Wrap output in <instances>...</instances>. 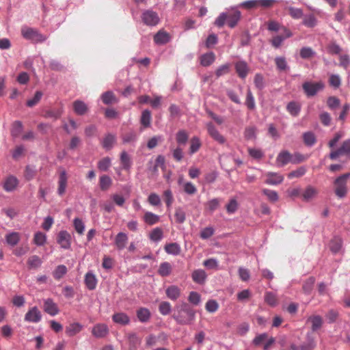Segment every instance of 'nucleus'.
I'll use <instances>...</instances> for the list:
<instances>
[{
    "label": "nucleus",
    "instance_id": "obj_16",
    "mask_svg": "<svg viewBox=\"0 0 350 350\" xmlns=\"http://www.w3.org/2000/svg\"><path fill=\"white\" fill-rule=\"evenodd\" d=\"M235 70L238 76L241 79H245L249 72V68L245 62L239 61L235 64Z\"/></svg>",
    "mask_w": 350,
    "mask_h": 350
},
{
    "label": "nucleus",
    "instance_id": "obj_24",
    "mask_svg": "<svg viewBox=\"0 0 350 350\" xmlns=\"http://www.w3.org/2000/svg\"><path fill=\"white\" fill-rule=\"evenodd\" d=\"M170 40L169 33L163 31H158L154 36V41L157 44H164Z\"/></svg>",
    "mask_w": 350,
    "mask_h": 350
},
{
    "label": "nucleus",
    "instance_id": "obj_35",
    "mask_svg": "<svg viewBox=\"0 0 350 350\" xmlns=\"http://www.w3.org/2000/svg\"><path fill=\"white\" fill-rule=\"evenodd\" d=\"M288 112L293 116H297L301 110V105L297 102L291 101L286 106Z\"/></svg>",
    "mask_w": 350,
    "mask_h": 350
},
{
    "label": "nucleus",
    "instance_id": "obj_36",
    "mask_svg": "<svg viewBox=\"0 0 350 350\" xmlns=\"http://www.w3.org/2000/svg\"><path fill=\"white\" fill-rule=\"evenodd\" d=\"M164 249L167 254L172 255H178L181 251L180 245L176 243L166 244Z\"/></svg>",
    "mask_w": 350,
    "mask_h": 350
},
{
    "label": "nucleus",
    "instance_id": "obj_9",
    "mask_svg": "<svg viewBox=\"0 0 350 350\" xmlns=\"http://www.w3.org/2000/svg\"><path fill=\"white\" fill-rule=\"evenodd\" d=\"M142 21L147 25L154 26L158 24L159 18L155 12L146 10L142 14Z\"/></svg>",
    "mask_w": 350,
    "mask_h": 350
},
{
    "label": "nucleus",
    "instance_id": "obj_39",
    "mask_svg": "<svg viewBox=\"0 0 350 350\" xmlns=\"http://www.w3.org/2000/svg\"><path fill=\"white\" fill-rule=\"evenodd\" d=\"M188 139L189 134L185 130H179L176 135V140L179 145H185Z\"/></svg>",
    "mask_w": 350,
    "mask_h": 350
},
{
    "label": "nucleus",
    "instance_id": "obj_54",
    "mask_svg": "<svg viewBox=\"0 0 350 350\" xmlns=\"http://www.w3.org/2000/svg\"><path fill=\"white\" fill-rule=\"evenodd\" d=\"M137 136L135 132L129 131L124 134L122 137L124 144L134 142L137 140Z\"/></svg>",
    "mask_w": 350,
    "mask_h": 350
},
{
    "label": "nucleus",
    "instance_id": "obj_5",
    "mask_svg": "<svg viewBox=\"0 0 350 350\" xmlns=\"http://www.w3.org/2000/svg\"><path fill=\"white\" fill-rule=\"evenodd\" d=\"M302 88L306 95L308 97H312L315 96L319 91L323 90L325 88V85L322 81H307L303 83Z\"/></svg>",
    "mask_w": 350,
    "mask_h": 350
},
{
    "label": "nucleus",
    "instance_id": "obj_21",
    "mask_svg": "<svg viewBox=\"0 0 350 350\" xmlns=\"http://www.w3.org/2000/svg\"><path fill=\"white\" fill-rule=\"evenodd\" d=\"M207 275L206 272L202 269H196L193 271L191 274L192 280L194 282L202 284L206 280Z\"/></svg>",
    "mask_w": 350,
    "mask_h": 350
},
{
    "label": "nucleus",
    "instance_id": "obj_63",
    "mask_svg": "<svg viewBox=\"0 0 350 350\" xmlns=\"http://www.w3.org/2000/svg\"><path fill=\"white\" fill-rule=\"evenodd\" d=\"M46 239V235L41 232H36L34 235L33 242L36 245L41 246L45 243Z\"/></svg>",
    "mask_w": 350,
    "mask_h": 350
},
{
    "label": "nucleus",
    "instance_id": "obj_32",
    "mask_svg": "<svg viewBox=\"0 0 350 350\" xmlns=\"http://www.w3.org/2000/svg\"><path fill=\"white\" fill-rule=\"evenodd\" d=\"M215 59V54L213 52L203 54L200 57V64L203 66H208L212 64Z\"/></svg>",
    "mask_w": 350,
    "mask_h": 350
},
{
    "label": "nucleus",
    "instance_id": "obj_52",
    "mask_svg": "<svg viewBox=\"0 0 350 350\" xmlns=\"http://www.w3.org/2000/svg\"><path fill=\"white\" fill-rule=\"evenodd\" d=\"M63 113L62 109H51L46 111L44 114V118H53L57 120L59 118Z\"/></svg>",
    "mask_w": 350,
    "mask_h": 350
},
{
    "label": "nucleus",
    "instance_id": "obj_46",
    "mask_svg": "<svg viewBox=\"0 0 350 350\" xmlns=\"http://www.w3.org/2000/svg\"><path fill=\"white\" fill-rule=\"evenodd\" d=\"M307 342L300 346L301 350H313L316 347V341L313 337L308 334Z\"/></svg>",
    "mask_w": 350,
    "mask_h": 350
},
{
    "label": "nucleus",
    "instance_id": "obj_10",
    "mask_svg": "<svg viewBox=\"0 0 350 350\" xmlns=\"http://www.w3.org/2000/svg\"><path fill=\"white\" fill-rule=\"evenodd\" d=\"M109 332V327L106 324L97 323L92 327V334L97 338H102L106 337Z\"/></svg>",
    "mask_w": 350,
    "mask_h": 350
},
{
    "label": "nucleus",
    "instance_id": "obj_49",
    "mask_svg": "<svg viewBox=\"0 0 350 350\" xmlns=\"http://www.w3.org/2000/svg\"><path fill=\"white\" fill-rule=\"evenodd\" d=\"M67 271L65 265H58L53 271V275L55 280H59L67 273Z\"/></svg>",
    "mask_w": 350,
    "mask_h": 350
},
{
    "label": "nucleus",
    "instance_id": "obj_50",
    "mask_svg": "<svg viewBox=\"0 0 350 350\" xmlns=\"http://www.w3.org/2000/svg\"><path fill=\"white\" fill-rule=\"evenodd\" d=\"M5 239L8 244L12 246H14L18 243L20 240V236L18 232H12L8 234L5 236Z\"/></svg>",
    "mask_w": 350,
    "mask_h": 350
},
{
    "label": "nucleus",
    "instance_id": "obj_61",
    "mask_svg": "<svg viewBox=\"0 0 350 350\" xmlns=\"http://www.w3.org/2000/svg\"><path fill=\"white\" fill-rule=\"evenodd\" d=\"M120 161L123 167L128 170L131 167V159L126 152L123 151L120 155Z\"/></svg>",
    "mask_w": 350,
    "mask_h": 350
},
{
    "label": "nucleus",
    "instance_id": "obj_45",
    "mask_svg": "<svg viewBox=\"0 0 350 350\" xmlns=\"http://www.w3.org/2000/svg\"><path fill=\"white\" fill-rule=\"evenodd\" d=\"M172 271V266L167 262H162L159 268L158 273L160 275L165 277L170 274Z\"/></svg>",
    "mask_w": 350,
    "mask_h": 350
},
{
    "label": "nucleus",
    "instance_id": "obj_1",
    "mask_svg": "<svg viewBox=\"0 0 350 350\" xmlns=\"http://www.w3.org/2000/svg\"><path fill=\"white\" fill-rule=\"evenodd\" d=\"M196 310L187 303L183 302L176 306V311L173 314L174 319L180 325H191L195 320Z\"/></svg>",
    "mask_w": 350,
    "mask_h": 350
},
{
    "label": "nucleus",
    "instance_id": "obj_17",
    "mask_svg": "<svg viewBox=\"0 0 350 350\" xmlns=\"http://www.w3.org/2000/svg\"><path fill=\"white\" fill-rule=\"evenodd\" d=\"M112 320L114 323L121 325H126L130 323V317L124 312H117L113 314Z\"/></svg>",
    "mask_w": 350,
    "mask_h": 350
},
{
    "label": "nucleus",
    "instance_id": "obj_30",
    "mask_svg": "<svg viewBox=\"0 0 350 350\" xmlns=\"http://www.w3.org/2000/svg\"><path fill=\"white\" fill-rule=\"evenodd\" d=\"M42 261L41 258L37 255L30 256L27 261L28 268L29 269H36L41 266Z\"/></svg>",
    "mask_w": 350,
    "mask_h": 350
},
{
    "label": "nucleus",
    "instance_id": "obj_8",
    "mask_svg": "<svg viewBox=\"0 0 350 350\" xmlns=\"http://www.w3.org/2000/svg\"><path fill=\"white\" fill-rule=\"evenodd\" d=\"M41 319V312L36 306L31 308L25 315V321L30 323H38Z\"/></svg>",
    "mask_w": 350,
    "mask_h": 350
},
{
    "label": "nucleus",
    "instance_id": "obj_4",
    "mask_svg": "<svg viewBox=\"0 0 350 350\" xmlns=\"http://www.w3.org/2000/svg\"><path fill=\"white\" fill-rule=\"evenodd\" d=\"M21 34L25 39L35 42H42L46 39V36L40 33L36 29L28 27L22 28Z\"/></svg>",
    "mask_w": 350,
    "mask_h": 350
},
{
    "label": "nucleus",
    "instance_id": "obj_22",
    "mask_svg": "<svg viewBox=\"0 0 350 350\" xmlns=\"http://www.w3.org/2000/svg\"><path fill=\"white\" fill-rule=\"evenodd\" d=\"M128 242V236L124 232H119L115 238V245L118 250H123Z\"/></svg>",
    "mask_w": 350,
    "mask_h": 350
},
{
    "label": "nucleus",
    "instance_id": "obj_34",
    "mask_svg": "<svg viewBox=\"0 0 350 350\" xmlns=\"http://www.w3.org/2000/svg\"><path fill=\"white\" fill-rule=\"evenodd\" d=\"M112 185L111 178L107 175H103L99 178V186L102 191H107Z\"/></svg>",
    "mask_w": 350,
    "mask_h": 350
},
{
    "label": "nucleus",
    "instance_id": "obj_59",
    "mask_svg": "<svg viewBox=\"0 0 350 350\" xmlns=\"http://www.w3.org/2000/svg\"><path fill=\"white\" fill-rule=\"evenodd\" d=\"M188 301L193 305L198 306L200 303L201 296L196 291H191L189 295Z\"/></svg>",
    "mask_w": 350,
    "mask_h": 350
},
{
    "label": "nucleus",
    "instance_id": "obj_62",
    "mask_svg": "<svg viewBox=\"0 0 350 350\" xmlns=\"http://www.w3.org/2000/svg\"><path fill=\"white\" fill-rule=\"evenodd\" d=\"M164 201L165 202L166 206L170 208L172 203L174 202V197L172 195V192L170 189H167L163 192Z\"/></svg>",
    "mask_w": 350,
    "mask_h": 350
},
{
    "label": "nucleus",
    "instance_id": "obj_31",
    "mask_svg": "<svg viewBox=\"0 0 350 350\" xmlns=\"http://www.w3.org/2000/svg\"><path fill=\"white\" fill-rule=\"evenodd\" d=\"M151 113L149 110H144L142 113L140 123L144 128H148L151 124Z\"/></svg>",
    "mask_w": 350,
    "mask_h": 350
},
{
    "label": "nucleus",
    "instance_id": "obj_23",
    "mask_svg": "<svg viewBox=\"0 0 350 350\" xmlns=\"http://www.w3.org/2000/svg\"><path fill=\"white\" fill-rule=\"evenodd\" d=\"M18 184V181L17 178L13 176H8L3 184V189L8 191L10 192L14 191Z\"/></svg>",
    "mask_w": 350,
    "mask_h": 350
},
{
    "label": "nucleus",
    "instance_id": "obj_48",
    "mask_svg": "<svg viewBox=\"0 0 350 350\" xmlns=\"http://www.w3.org/2000/svg\"><path fill=\"white\" fill-rule=\"evenodd\" d=\"M174 217L176 221L178 224H183L186 219V214L183 208L180 206L175 209Z\"/></svg>",
    "mask_w": 350,
    "mask_h": 350
},
{
    "label": "nucleus",
    "instance_id": "obj_64",
    "mask_svg": "<svg viewBox=\"0 0 350 350\" xmlns=\"http://www.w3.org/2000/svg\"><path fill=\"white\" fill-rule=\"evenodd\" d=\"M340 148L342 154L350 158V139L344 141Z\"/></svg>",
    "mask_w": 350,
    "mask_h": 350
},
{
    "label": "nucleus",
    "instance_id": "obj_55",
    "mask_svg": "<svg viewBox=\"0 0 350 350\" xmlns=\"http://www.w3.org/2000/svg\"><path fill=\"white\" fill-rule=\"evenodd\" d=\"M172 306L168 301H162L159 306V311L163 315H167L170 313Z\"/></svg>",
    "mask_w": 350,
    "mask_h": 350
},
{
    "label": "nucleus",
    "instance_id": "obj_51",
    "mask_svg": "<svg viewBox=\"0 0 350 350\" xmlns=\"http://www.w3.org/2000/svg\"><path fill=\"white\" fill-rule=\"evenodd\" d=\"M262 192L264 195L267 196L268 200L271 202H275L278 200V195L275 191L263 189Z\"/></svg>",
    "mask_w": 350,
    "mask_h": 350
},
{
    "label": "nucleus",
    "instance_id": "obj_44",
    "mask_svg": "<svg viewBox=\"0 0 350 350\" xmlns=\"http://www.w3.org/2000/svg\"><path fill=\"white\" fill-rule=\"evenodd\" d=\"M116 141V136L112 134L107 135L102 142L103 146L107 150H110Z\"/></svg>",
    "mask_w": 350,
    "mask_h": 350
},
{
    "label": "nucleus",
    "instance_id": "obj_2",
    "mask_svg": "<svg viewBox=\"0 0 350 350\" xmlns=\"http://www.w3.org/2000/svg\"><path fill=\"white\" fill-rule=\"evenodd\" d=\"M241 17V13L237 10H232L227 12H222L215 21V25L218 27L224 25L226 21L230 28H234L238 24Z\"/></svg>",
    "mask_w": 350,
    "mask_h": 350
},
{
    "label": "nucleus",
    "instance_id": "obj_26",
    "mask_svg": "<svg viewBox=\"0 0 350 350\" xmlns=\"http://www.w3.org/2000/svg\"><path fill=\"white\" fill-rule=\"evenodd\" d=\"M143 220L146 224L152 226L159 221L160 217L152 212L147 211L144 213Z\"/></svg>",
    "mask_w": 350,
    "mask_h": 350
},
{
    "label": "nucleus",
    "instance_id": "obj_37",
    "mask_svg": "<svg viewBox=\"0 0 350 350\" xmlns=\"http://www.w3.org/2000/svg\"><path fill=\"white\" fill-rule=\"evenodd\" d=\"M127 339L131 349H136L137 346L141 342V339L136 333H129Z\"/></svg>",
    "mask_w": 350,
    "mask_h": 350
},
{
    "label": "nucleus",
    "instance_id": "obj_40",
    "mask_svg": "<svg viewBox=\"0 0 350 350\" xmlns=\"http://www.w3.org/2000/svg\"><path fill=\"white\" fill-rule=\"evenodd\" d=\"M202 146L200 139L198 137H193L190 140L189 153L191 154L196 153L199 150Z\"/></svg>",
    "mask_w": 350,
    "mask_h": 350
},
{
    "label": "nucleus",
    "instance_id": "obj_20",
    "mask_svg": "<svg viewBox=\"0 0 350 350\" xmlns=\"http://www.w3.org/2000/svg\"><path fill=\"white\" fill-rule=\"evenodd\" d=\"M136 315L141 323H147L150 319L151 312L149 309L142 307L136 311Z\"/></svg>",
    "mask_w": 350,
    "mask_h": 350
},
{
    "label": "nucleus",
    "instance_id": "obj_58",
    "mask_svg": "<svg viewBox=\"0 0 350 350\" xmlns=\"http://www.w3.org/2000/svg\"><path fill=\"white\" fill-rule=\"evenodd\" d=\"M329 84L330 86L336 89L338 88L341 85V79L338 75H331L329 78Z\"/></svg>",
    "mask_w": 350,
    "mask_h": 350
},
{
    "label": "nucleus",
    "instance_id": "obj_42",
    "mask_svg": "<svg viewBox=\"0 0 350 350\" xmlns=\"http://www.w3.org/2000/svg\"><path fill=\"white\" fill-rule=\"evenodd\" d=\"M101 99L105 105L117 103L118 101L114 94L111 91H107L103 93L101 96Z\"/></svg>",
    "mask_w": 350,
    "mask_h": 350
},
{
    "label": "nucleus",
    "instance_id": "obj_47",
    "mask_svg": "<svg viewBox=\"0 0 350 350\" xmlns=\"http://www.w3.org/2000/svg\"><path fill=\"white\" fill-rule=\"evenodd\" d=\"M265 301L270 306L274 307L278 303V300L276 295L271 292H266L265 294Z\"/></svg>",
    "mask_w": 350,
    "mask_h": 350
},
{
    "label": "nucleus",
    "instance_id": "obj_60",
    "mask_svg": "<svg viewBox=\"0 0 350 350\" xmlns=\"http://www.w3.org/2000/svg\"><path fill=\"white\" fill-rule=\"evenodd\" d=\"M254 83L257 89L262 90L265 87V80L263 76L260 73L256 74L254 79Z\"/></svg>",
    "mask_w": 350,
    "mask_h": 350
},
{
    "label": "nucleus",
    "instance_id": "obj_6",
    "mask_svg": "<svg viewBox=\"0 0 350 350\" xmlns=\"http://www.w3.org/2000/svg\"><path fill=\"white\" fill-rule=\"evenodd\" d=\"M206 127L208 135L216 142L220 144H223L226 142L225 137L220 134L216 127L214 126L213 122H210L206 123Z\"/></svg>",
    "mask_w": 350,
    "mask_h": 350
},
{
    "label": "nucleus",
    "instance_id": "obj_11",
    "mask_svg": "<svg viewBox=\"0 0 350 350\" xmlns=\"http://www.w3.org/2000/svg\"><path fill=\"white\" fill-rule=\"evenodd\" d=\"M43 308L44 312L51 316H55L59 311L57 305L50 298L44 301Z\"/></svg>",
    "mask_w": 350,
    "mask_h": 350
},
{
    "label": "nucleus",
    "instance_id": "obj_56",
    "mask_svg": "<svg viewBox=\"0 0 350 350\" xmlns=\"http://www.w3.org/2000/svg\"><path fill=\"white\" fill-rule=\"evenodd\" d=\"M288 11L290 16L294 19H299L304 16L302 10L299 8L289 7Z\"/></svg>",
    "mask_w": 350,
    "mask_h": 350
},
{
    "label": "nucleus",
    "instance_id": "obj_25",
    "mask_svg": "<svg viewBox=\"0 0 350 350\" xmlns=\"http://www.w3.org/2000/svg\"><path fill=\"white\" fill-rule=\"evenodd\" d=\"M318 194V190L312 186H308L302 193L304 201L308 202L314 198Z\"/></svg>",
    "mask_w": 350,
    "mask_h": 350
},
{
    "label": "nucleus",
    "instance_id": "obj_29",
    "mask_svg": "<svg viewBox=\"0 0 350 350\" xmlns=\"http://www.w3.org/2000/svg\"><path fill=\"white\" fill-rule=\"evenodd\" d=\"M85 284L89 290H94L96 287L97 280L92 272H88L85 275Z\"/></svg>",
    "mask_w": 350,
    "mask_h": 350
},
{
    "label": "nucleus",
    "instance_id": "obj_19",
    "mask_svg": "<svg viewBox=\"0 0 350 350\" xmlns=\"http://www.w3.org/2000/svg\"><path fill=\"white\" fill-rule=\"evenodd\" d=\"M72 106L75 113L79 116H83L88 111L87 105L80 100L74 101Z\"/></svg>",
    "mask_w": 350,
    "mask_h": 350
},
{
    "label": "nucleus",
    "instance_id": "obj_57",
    "mask_svg": "<svg viewBox=\"0 0 350 350\" xmlns=\"http://www.w3.org/2000/svg\"><path fill=\"white\" fill-rule=\"evenodd\" d=\"M111 166V159L109 157H105L98 163V168L100 171L106 172Z\"/></svg>",
    "mask_w": 350,
    "mask_h": 350
},
{
    "label": "nucleus",
    "instance_id": "obj_53",
    "mask_svg": "<svg viewBox=\"0 0 350 350\" xmlns=\"http://www.w3.org/2000/svg\"><path fill=\"white\" fill-rule=\"evenodd\" d=\"M317 18L313 14L306 16L302 21L303 25L308 27H314L317 25Z\"/></svg>",
    "mask_w": 350,
    "mask_h": 350
},
{
    "label": "nucleus",
    "instance_id": "obj_14",
    "mask_svg": "<svg viewBox=\"0 0 350 350\" xmlns=\"http://www.w3.org/2000/svg\"><path fill=\"white\" fill-rule=\"evenodd\" d=\"M68 177L66 171L63 170L60 172L58 180L57 193L63 196L66 191L67 186Z\"/></svg>",
    "mask_w": 350,
    "mask_h": 350
},
{
    "label": "nucleus",
    "instance_id": "obj_12",
    "mask_svg": "<svg viewBox=\"0 0 350 350\" xmlns=\"http://www.w3.org/2000/svg\"><path fill=\"white\" fill-rule=\"evenodd\" d=\"M293 154H291L287 150H283L280 152L277 158H276V163L278 166L283 167L288 163H292Z\"/></svg>",
    "mask_w": 350,
    "mask_h": 350
},
{
    "label": "nucleus",
    "instance_id": "obj_41",
    "mask_svg": "<svg viewBox=\"0 0 350 350\" xmlns=\"http://www.w3.org/2000/svg\"><path fill=\"white\" fill-rule=\"evenodd\" d=\"M342 239L339 237H334L329 243V249L333 253H338L342 247Z\"/></svg>",
    "mask_w": 350,
    "mask_h": 350
},
{
    "label": "nucleus",
    "instance_id": "obj_13",
    "mask_svg": "<svg viewBox=\"0 0 350 350\" xmlns=\"http://www.w3.org/2000/svg\"><path fill=\"white\" fill-rule=\"evenodd\" d=\"M282 30L285 33L284 36H276L271 40L272 46L275 48L280 47L284 39L291 38L293 36L292 32L286 27H283Z\"/></svg>",
    "mask_w": 350,
    "mask_h": 350
},
{
    "label": "nucleus",
    "instance_id": "obj_28",
    "mask_svg": "<svg viewBox=\"0 0 350 350\" xmlns=\"http://www.w3.org/2000/svg\"><path fill=\"white\" fill-rule=\"evenodd\" d=\"M308 321L311 323V328L313 332L320 329L323 325V319L319 315H312L308 319Z\"/></svg>",
    "mask_w": 350,
    "mask_h": 350
},
{
    "label": "nucleus",
    "instance_id": "obj_7",
    "mask_svg": "<svg viewBox=\"0 0 350 350\" xmlns=\"http://www.w3.org/2000/svg\"><path fill=\"white\" fill-rule=\"evenodd\" d=\"M71 235L68 232L62 230L57 234V242L62 248L68 250L71 245Z\"/></svg>",
    "mask_w": 350,
    "mask_h": 350
},
{
    "label": "nucleus",
    "instance_id": "obj_27",
    "mask_svg": "<svg viewBox=\"0 0 350 350\" xmlns=\"http://www.w3.org/2000/svg\"><path fill=\"white\" fill-rule=\"evenodd\" d=\"M83 329L82 325L79 323H70L66 327V334L68 336H74L79 333Z\"/></svg>",
    "mask_w": 350,
    "mask_h": 350
},
{
    "label": "nucleus",
    "instance_id": "obj_38",
    "mask_svg": "<svg viewBox=\"0 0 350 350\" xmlns=\"http://www.w3.org/2000/svg\"><path fill=\"white\" fill-rule=\"evenodd\" d=\"M303 140L305 145L308 146H312L317 142L315 135L311 132H306L303 134Z\"/></svg>",
    "mask_w": 350,
    "mask_h": 350
},
{
    "label": "nucleus",
    "instance_id": "obj_15",
    "mask_svg": "<svg viewBox=\"0 0 350 350\" xmlns=\"http://www.w3.org/2000/svg\"><path fill=\"white\" fill-rule=\"evenodd\" d=\"M165 294L167 298L172 301H176L180 297L181 290L176 285H171L165 289Z\"/></svg>",
    "mask_w": 350,
    "mask_h": 350
},
{
    "label": "nucleus",
    "instance_id": "obj_18",
    "mask_svg": "<svg viewBox=\"0 0 350 350\" xmlns=\"http://www.w3.org/2000/svg\"><path fill=\"white\" fill-rule=\"evenodd\" d=\"M265 176L267 178L265 182L267 185H278L284 180L282 176L273 172H268L265 174Z\"/></svg>",
    "mask_w": 350,
    "mask_h": 350
},
{
    "label": "nucleus",
    "instance_id": "obj_3",
    "mask_svg": "<svg viewBox=\"0 0 350 350\" xmlns=\"http://www.w3.org/2000/svg\"><path fill=\"white\" fill-rule=\"evenodd\" d=\"M349 176V173L344 174L334 181L335 194L340 198L345 197L347 193V182Z\"/></svg>",
    "mask_w": 350,
    "mask_h": 350
},
{
    "label": "nucleus",
    "instance_id": "obj_43",
    "mask_svg": "<svg viewBox=\"0 0 350 350\" xmlns=\"http://www.w3.org/2000/svg\"><path fill=\"white\" fill-rule=\"evenodd\" d=\"M163 235V230L160 228H155L150 232L149 238L151 241L157 242L162 239Z\"/></svg>",
    "mask_w": 350,
    "mask_h": 350
},
{
    "label": "nucleus",
    "instance_id": "obj_33",
    "mask_svg": "<svg viewBox=\"0 0 350 350\" xmlns=\"http://www.w3.org/2000/svg\"><path fill=\"white\" fill-rule=\"evenodd\" d=\"M245 105H246L247 109L251 111L254 110L256 108L254 96L250 88H247V90Z\"/></svg>",
    "mask_w": 350,
    "mask_h": 350
}]
</instances>
